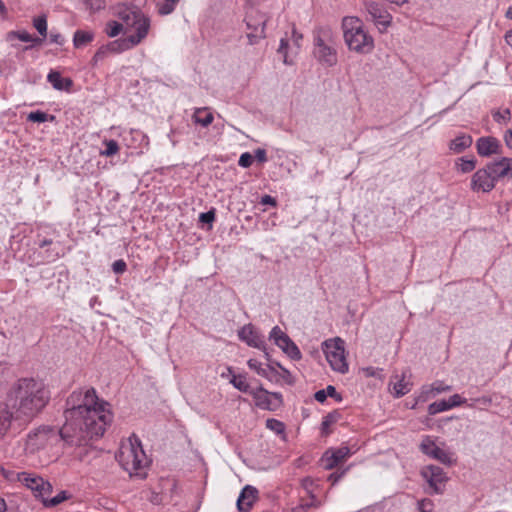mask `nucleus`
I'll return each instance as SVG.
<instances>
[{"label":"nucleus","instance_id":"nucleus-58","mask_svg":"<svg viewBox=\"0 0 512 512\" xmlns=\"http://www.w3.org/2000/svg\"><path fill=\"white\" fill-rule=\"evenodd\" d=\"M255 158L259 161V162H266L267 161V154H266V151L264 149H257L255 151Z\"/></svg>","mask_w":512,"mask_h":512},{"label":"nucleus","instance_id":"nucleus-50","mask_svg":"<svg viewBox=\"0 0 512 512\" xmlns=\"http://www.w3.org/2000/svg\"><path fill=\"white\" fill-rule=\"evenodd\" d=\"M199 220L203 223L211 224L215 220V211L210 210L208 212L201 213Z\"/></svg>","mask_w":512,"mask_h":512},{"label":"nucleus","instance_id":"nucleus-40","mask_svg":"<svg viewBox=\"0 0 512 512\" xmlns=\"http://www.w3.org/2000/svg\"><path fill=\"white\" fill-rule=\"evenodd\" d=\"M476 160L474 158L471 159H460V163L458 164V170L462 173H468L475 169Z\"/></svg>","mask_w":512,"mask_h":512},{"label":"nucleus","instance_id":"nucleus-4","mask_svg":"<svg viewBox=\"0 0 512 512\" xmlns=\"http://www.w3.org/2000/svg\"><path fill=\"white\" fill-rule=\"evenodd\" d=\"M116 459L123 469L131 475L138 474L148 463L141 442L135 436L121 442Z\"/></svg>","mask_w":512,"mask_h":512},{"label":"nucleus","instance_id":"nucleus-29","mask_svg":"<svg viewBox=\"0 0 512 512\" xmlns=\"http://www.w3.org/2000/svg\"><path fill=\"white\" fill-rule=\"evenodd\" d=\"M230 383L236 388L237 390L243 392V393H249L251 395V389L249 383L247 382L246 376L239 374V375H233Z\"/></svg>","mask_w":512,"mask_h":512},{"label":"nucleus","instance_id":"nucleus-56","mask_svg":"<svg viewBox=\"0 0 512 512\" xmlns=\"http://www.w3.org/2000/svg\"><path fill=\"white\" fill-rule=\"evenodd\" d=\"M311 497V501L310 502H306V503H302L301 505H304L305 506V511H307V509L311 508V507H319L320 506V502L318 501V499L316 498L315 495H310Z\"/></svg>","mask_w":512,"mask_h":512},{"label":"nucleus","instance_id":"nucleus-52","mask_svg":"<svg viewBox=\"0 0 512 512\" xmlns=\"http://www.w3.org/2000/svg\"><path fill=\"white\" fill-rule=\"evenodd\" d=\"M313 485L314 481L312 478L307 477L302 480V487L307 491L309 495H314L312 489Z\"/></svg>","mask_w":512,"mask_h":512},{"label":"nucleus","instance_id":"nucleus-6","mask_svg":"<svg viewBox=\"0 0 512 512\" xmlns=\"http://www.w3.org/2000/svg\"><path fill=\"white\" fill-rule=\"evenodd\" d=\"M333 33L328 27H320L314 33V54L322 63L333 66L337 62L336 50L333 47Z\"/></svg>","mask_w":512,"mask_h":512},{"label":"nucleus","instance_id":"nucleus-3","mask_svg":"<svg viewBox=\"0 0 512 512\" xmlns=\"http://www.w3.org/2000/svg\"><path fill=\"white\" fill-rule=\"evenodd\" d=\"M345 42L350 50L368 54L374 48V40L362 27L357 17H344L342 21Z\"/></svg>","mask_w":512,"mask_h":512},{"label":"nucleus","instance_id":"nucleus-39","mask_svg":"<svg viewBox=\"0 0 512 512\" xmlns=\"http://www.w3.org/2000/svg\"><path fill=\"white\" fill-rule=\"evenodd\" d=\"M493 119L497 123H508L511 119V111L509 108H506L502 111L497 110L492 112Z\"/></svg>","mask_w":512,"mask_h":512},{"label":"nucleus","instance_id":"nucleus-35","mask_svg":"<svg viewBox=\"0 0 512 512\" xmlns=\"http://www.w3.org/2000/svg\"><path fill=\"white\" fill-rule=\"evenodd\" d=\"M123 30V24L117 21H109L105 28L106 34L111 38L118 36Z\"/></svg>","mask_w":512,"mask_h":512},{"label":"nucleus","instance_id":"nucleus-63","mask_svg":"<svg viewBox=\"0 0 512 512\" xmlns=\"http://www.w3.org/2000/svg\"><path fill=\"white\" fill-rule=\"evenodd\" d=\"M52 243V240L51 239H44L40 242L39 246L40 247H45V246H48Z\"/></svg>","mask_w":512,"mask_h":512},{"label":"nucleus","instance_id":"nucleus-28","mask_svg":"<svg viewBox=\"0 0 512 512\" xmlns=\"http://www.w3.org/2000/svg\"><path fill=\"white\" fill-rule=\"evenodd\" d=\"M94 39V33L92 31L77 30L74 33L73 44L75 48H81Z\"/></svg>","mask_w":512,"mask_h":512},{"label":"nucleus","instance_id":"nucleus-53","mask_svg":"<svg viewBox=\"0 0 512 512\" xmlns=\"http://www.w3.org/2000/svg\"><path fill=\"white\" fill-rule=\"evenodd\" d=\"M348 468L342 470L341 472H334L329 475L328 481H330L333 485L336 484L347 472Z\"/></svg>","mask_w":512,"mask_h":512},{"label":"nucleus","instance_id":"nucleus-9","mask_svg":"<svg viewBox=\"0 0 512 512\" xmlns=\"http://www.w3.org/2000/svg\"><path fill=\"white\" fill-rule=\"evenodd\" d=\"M266 16L256 10H251L246 16V25L249 32L247 33L250 45L257 44L265 37Z\"/></svg>","mask_w":512,"mask_h":512},{"label":"nucleus","instance_id":"nucleus-42","mask_svg":"<svg viewBox=\"0 0 512 512\" xmlns=\"http://www.w3.org/2000/svg\"><path fill=\"white\" fill-rule=\"evenodd\" d=\"M86 5L87 9L91 12H97L105 8L106 1L105 0H82Z\"/></svg>","mask_w":512,"mask_h":512},{"label":"nucleus","instance_id":"nucleus-18","mask_svg":"<svg viewBox=\"0 0 512 512\" xmlns=\"http://www.w3.org/2000/svg\"><path fill=\"white\" fill-rule=\"evenodd\" d=\"M494 181L502 178H512V158L503 157L499 161L486 165Z\"/></svg>","mask_w":512,"mask_h":512},{"label":"nucleus","instance_id":"nucleus-1","mask_svg":"<svg viewBox=\"0 0 512 512\" xmlns=\"http://www.w3.org/2000/svg\"><path fill=\"white\" fill-rule=\"evenodd\" d=\"M65 423L59 431L44 427L30 433L25 449L34 453L63 440L68 446L81 447L89 441L101 437L112 422L110 405L100 400L94 388H81L73 391L66 401Z\"/></svg>","mask_w":512,"mask_h":512},{"label":"nucleus","instance_id":"nucleus-24","mask_svg":"<svg viewBox=\"0 0 512 512\" xmlns=\"http://www.w3.org/2000/svg\"><path fill=\"white\" fill-rule=\"evenodd\" d=\"M47 80L54 89L60 91H70L73 85V81L70 78L61 77L57 71H51L47 76Z\"/></svg>","mask_w":512,"mask_h":512},{"label":"nucleus","instance_id":"nucleus-16","mask_svg":"<svg viewBox=\"0 0 512 512\" xmlns=\"http://www.w3.org/2000/svg\"><path fill=\"white\" fill-rule=\"evenodd\" d=\"M351 455L350 448L342 446L336 449H328L321 457V462L325 470H332L338 464L344 462Z\"/></svg>","mask_w":512,"mask_h":512},{"label":"nucleus","instance_id":"nucleus-7","mask_svg":"<svg viewBox=\"0 0 512 512\" xmlns=\"http://www.w3.org/2000/svg\"><path fill=\"white\" fill-rule=\"evenodd\" d=\"M2 474L6 479L11 481L17 479L20 483L31 489L35 497H39L41 500L46 499V496L52 493V485L37 475L25 472L15 473L4 469L2 470Z\"/></svg>","mask_w":512,"mask_h":512},{"label":"nucleus","instance_id":"nucleus-49","mask_svg":"<svg viewBox=\"0 0 512 512\" xmlns=\"http://www.w3.org/2000/svg\"><path fill=\"white\" fill-rule=\"evenodd\" d=\"M472 401H473V403L469 404V407H471V408L475 407L476 403L481 404V405H483L485 407L490 406L491 403H492V399L489 396H482V397H479V398H475Z\"/></svg>","mask_w":512,"mask_h":512},{"label":"nucleus","instance_id":"nucleus-25","mask_svg":"<svg viewBox=\"0 0 512 512\" xmlns=\"http://www.w3.org/2000/svg\"><path fill=\"white\" fill-rule=\"evenodd\" d=\"M192 120L197 125L208 127L212 124L214 116L208 107L195 108Z\"/></svg>","mask_w":512,"mask_h":512},{"label":"nucleus","instance_id":"nucleus-5","mask_svg":"<svg viewBox=\"0 0 512 512\" xmlns=\"http://www.w3.org/2000/svg\"><path fill=\"white\" fill-rule=\"evenodd\" d=\"M115 15L121 20L125 32L135 30V34L141 35V42L147 37L150 29V19L135 5L121 3L115 6Z\"/></svg>","mask_w":512,"mask_h":512},{"label":"nucleus","instance_id":"nucleus-30","mask_svg":"<svg viewBox=\"0 0 512 512\" xmlns=\"http://www.w3.org/2000/svg\"><path fill=\"white\" fill-rule=\"evenodd\" d=\"M180 0H159L156 4L157 12L160 15L171 14Z\"/></svg>","mask_w":512,"mask_h":512},{"label":"nucleus","instance_id":"nucleus-26","mask_svg":"<svg viewBox=\"0 0 512 512\" xmlns=\"http://www.w3.org/2000/svg\"><path fill=\"white\" fill-rule=\"evenodd\" d=\"M13 413L5 403H0V439L3 438L11 427Z\"/></svg>","mask_w":512,"mask_h":512},{"label":"nucleus","instance_id":"nucleus-27","mask_svg":"<svg viewBox=\"0 0 512 512\" xmlns=\"http://www.w3.org/2000/svg\"><path fill=\"white\" fill-rule=\"evenodd\" d=\"M473 143V139L468 134H461L457 136L455 139L450 141L449 149L455 153H462L464 150L469 148Z\"/></svg>","mask_w":512,"mask_h":512},{"label":"nucleus","instance_id":"nucleus-61","mask_svg":"<svg viewBox=\"0 0 512 512\" xmlns=\"http://www.w3.org/2000/svg\"><path fill=\"white\" fill-rule=\"evenodd\" d=\"M293 38H294L295 44L297 46H299V41L302 39V35L298 34L295 29L293 30Z\"/></svg>","mask_w":512,"mask_h":512},{"label":"nucleus","instance_id":"nucleus-64","mask_svg":"<svg viewBox=\"0 0 512 512\" xmlns=\"http://www.w3.org/2000/svg\"><path fill=\"white\" fill-rule=\"evenodd\" d=\"M293 512H306L305 511V506L300 504V505H298L297 507H295L293 509Z\"/></svg>","mask_w":512,"mask_h":512},{"label":"nucleus","instance_id":"nucleus-62","mask_svg":"<svg viewBox=\"0 0 512 512\" xmlns=\"http://www.w3.org/2000/svg\"><path fill=\"white\" fill-rule=\"evenodd\" d=\"M505 40L508 45L512 46V30L506 32Z\"/></svg>","mask_w":512,"mask_h":512},{"label":"nucleus","instance_id":"nucleus-55","mask_svg":"<svg viewBox=\"0 0 512 512\" xmlns=\"http://www.w3.org/2000/svg\"><path fill=\"white\" fill-rule=\"evenodd\" d=\"M326 394L327 396L333 397L338 401L342 399L341 396L337 393L336 388L332 385H328L326 387Z\"/></svg>","mask_w":512,"mask_h":512},{"label":"nucleus","instance_id":"nucleus-20","mask_svg":"<svg viewBox=\"0 0 512 512\" xmlns=\"http://www.w3.org/2000/svg\"><path fill=\"white\" fill-rule=\"evenodd\" d=\"M258 490L250 485H246L237 500V508L240 512H248L256 501Z\"/></svg>","mask_w":512,"mask_h":512},{"label":"nucleus","instance_id":"nucleus-44","mask_svg":"<svg viewBox=\"0 0 512 512\" xmlns=\"http://www.w3.org/2000/svg\"><path fill=\"white\" fill-rule=\"evenodd\" d=\"M447 403H448L449 409H452L454 407H457V406H460V405L466 403V399L462 398L459 394H454L447 400Z\"/></svg>","mask_w":512,"mask_h":512},{"label":"nucleus","instance_id":"nucleus-60","mask_svg":"<svg viewBox=\"0 0 512 512\" xmlns=\"http://www.w3.org/2000/svg\"><path fill=\"white\" fill-rule=\"evenodd\" d=\"M314 397L318 402L323 403L327 398L326 389L318 390Z\"/></svg>","mask_w":512,"mask_h":512},{"label":"nucleus","instance_id":"nucleus-21","mask_svg":"<svg viewBox=\"0 0 512 512\" xmlns=\"http://www.w3.org/2000/svg\"><path fill=\"white\" fill-rule=\"evenodd\" d=\"M141 43V35L139 36H127L123 39H118L110 42L107 45V50L112 53H121L129 50Z\"/></svg>","mask_w":512,"mask_h":512},{"label":"nucleus","instance_id":"nucleus-15","mask_svg":"<svg viewBox=\"0 0 512 512\" xmlns=\"http://www.w3.org/2000/svg\"><path fill=\"white\" fill-rule=\"evenodd\" d=\"M364 6L365 10L371 17V20L379 28L382 27L383 29H386L391 25L392 16L381 4L370 0L365 1Z\"/></svg>","mask_w":512,"mask_h":512},{"label":"nucleus","instance_id":"nucleus-41","mask_svg":"<svg viewBox=\"0 0 512 512\" xmlns=\"http://www.w3.org/2000/svg\"><path fill=\"white\" fill-rule=\"evenodd\" d=\"M106 149L101 151L100 154L102 156L110 157L118 153L119 145L115 140H107L105 141Z\"/></svg>","mask_w":512,"mask_h":512},{"label":"nucleus","instance_id":"nucleus-57","mask_svg":"<svg viewBox=\"0 0 512 512\" xmlns=\"http://www.w3.org/2000/svg\"><path fill=\"white\" fill-rule=\"evenodd\" d=\"M503 139L506 146L512 149V128L505 131Z\"/></svg>","mask_w":512,"mask_h":512},{"label":"nucleus","instance_id":"nucleus-19","mask_svg":"<svg viewBox=\"0 0 512 512\" xmlns=\"http://www.w3.org/2000/svg\"><path fill=\"white\" fill-rule=\"evenodd\" d=\"M500 148V141L492 136L480 137L476 142L477 153L483 157L500 153Z\"/></svg>","mask_w":512,"mask_h":512},{"label":"nucleus","instance_id":"nucleus-23","mask_svg":"<svg viewBox=\"0 0 512 512\" xmlns=\"http://www.w3.org/2000/svg\"><path fill=\"white\" fill-rule=\"evenodd\" d=\"M406 371L401 376L395 375L391 378L390 385L393 386V392L396 397H401L411 390V383L406 381Z\"/></svg>","mask_w":512,"mask_h":512},{"label":"nucleus","instance_id":"nucleus-38","mask_svg":"<svg viewBox=\"0 0 512 512\" xmlns=\"http://www.w3.org/2000/svg\"><path fill=\"white\" fill-rule=\"evenodd\" d=\"M447 410H449V406L446 400L433 402L428 406V413L430 415H435L437 413L444 412Z\"/></svg>","mask_w":512,"mask_h":512},{"label":"nucleus","instance_id":"nucleus-45","mask_svg":"<svg viewBox=\"0 0 512 512\" xmlns=\"http://www.w3.org/2000/svg\"><path fill=\"white\" fill-rule=\"evenodd\" d=\"M266 426L277 433H282L284 431V424L275 419H268Z\"/></svg>","mask_w":512,"mask_h":512},{"label":"nucleus","instance_id":"nucleus-47","mask_svg":"<svg viewBox=\"0 0 512 512\" xmlns=\"http://www.w3.org/2000/svg\"><path fill=\"white\" fill-rule=\"evenodd\" d=\"M252 162H253L252 155L248 152H245L240 156L238 164H239V166H241L243 168H248L251 166Z\"/></svg>","mask_w":512,"mask_h":512},{"label":"nucleus","instance_id":"nucleus-31","mask_svg":"<svg viewBox=\"0 0 512 512\" xmlns=\"http://www.w3.org/2000/svg\"><path fill=\"white\" fill-rule=\"evenodd\" d=\"M54 119H55V116L49 115L46 112L40 111V110L32 111L27 116V120L28 121H30V122H37V123H42V122H46V121H53Z\"/></svg>","mask_w":512,"mask_h":512},{"label":"nucleus","instance_id":"nucleus-36","mask_svg":"<svg viewBox=\"0 0 512 512\" xmlns=\"http://www.w3.org/2000/svg\"><path fill=\"white\" fill-rule=\"evenodd\" d=\"M33 26L43 37L47 36V19L45 15L33 19Z\"/></svg>","mask_w":512,"mask_h":512},{"label":"nucleus","instance_id":"nucleus-2","mask_svg":"<svg viewBox=\"0 0 512 512\" xmlns=\"http://www.w3.org/2000/svg\"><path fill=\"white\" fill-rule=\"evenodd\" d=\"M51 392L41 379L23 377L16 380L7 394V402L13 418L31 421L48 405Z\"/></svg>","mask_w":512,"mask_h":512},{"label":"nucleus","instance_id":"nucleus-32","mask_svg":"<svg viewBox=\"0 0 512 512\" xmlns=\"http://www.w3.org/2000/svg\"><path fill=\"white\" fill-rule=\"evenodd\" d=\"M67 498H68L67 492L61 491L54 497H50V495H47L46 499H42V502L46 507H54V506H57L58 504L62 503Z\"/></svg>","mask_w":512,"mask_h":512},{"label":"nucleus","instance_id":"nucleus-46","mask_svg":"<svg viewBox=\"0 0 512 512\" xmlns=\"http://www.w3.org/2000/svg\"><path fill=\"white\" fill-rule=\"evenodd\" d=\"M418 509L420 512H432L433 502L430 499H422L418 502Z\"/></svg>","mask_w":512,"mask_h":512},{"label":"nucleus","instance_id":"nucleus-17","mask_svg":"<svg viewBox=\"0 0 512 512\" xmlns=\"http://www.w3.org/2000/svg\"><path fill=\"white\" fill-rule=\"evenodd\" d=\"M495 187V181L487 167L477 170L471 180V189L479 192H489Z\"/></svg>","mask_w":512,"mask_h":512},{"label":"nucleus","instance_id":"nucleus-54","mask_svg":"<svg viewBox=\"0 0 512 512\" xmlns=\"http://www.w3.org/2000/svg\"><path fill=\"white\" fill-rule=\"evenodd\" d=\"M49 39H50L51 43H54L57 45H63V43H64V37L58 32H51Z\"/></svg>","mask_w":512,"mask_h":512},{"label":"nucleus","instance_id":"nucleus-12","mask_svg":"<svg viewBox=\"0 0 512 512\" xmlns=\"http://www.w3.org/2000/svg\"><path fill=\"white\" fill-rule=\"evenodd\" d=\"M420 449L425 455L438 460L442 464L451 466L456 462L453 454L438 447L430 436H425L422 439Z\"/></svg>","mask_w":512,"mask_h":512},{"label":"nucleus","instance_id":"nucleus-37","mask_svg":"<svg viewBox=\"0 0 512 512\" xmlns=\"http://www.w3.org/2000/svg\"><path fill=\"white\" fill-rule=\"evenodd\" d=\"M180 494L181 490L178 487V484L175 481H172L169 492V503L173 504L174 506H178L180 504Z\"/></svg>","mask_w":512,"mask_h":512},{"label":"nucleus","instance_id":"nucleus-48","mask_svg":"<svg viewBox=\"0 0 512 512\" xmlns=\"http://www.w3.org/2000/svg\"><path fill=\"white\" fill-rule=\"evenodd\" d=\"M126 269H127L126 262L122 259L116 260L112 264V270L116 274H122L126 271Z\"/></svg>","mask_w":512,"mask_h":512},{"label":"nucleus","instance_id":"nucleus-34","mask_svg":"<svg viewBox=\"0 0 512 512\" xmlns=\"http://www.w3.org/2000/svg\"><path fill=\"white\" fill-rule=\"evenodd\" d=\"M9 37L17 38L23 42H33L35 44L42 43V39L33 37L27 31H12L9 33Z\"/></svg>","mask_w":512,"mask_h":512},{"label":"nucleus","instance_id":"nucleus-11","mask_svg":"<svg viewBox=\"0 0 512 512\" xmlns=\"http://www.w3.org/2000/svg\"><path fill=\"white\" fill-rule=\"evenodd\" d=\"M255 405L263 410H275L282 404V395L277 392H269L263 387L251 391Z\"/></svg>","mask_w":512,"mask_h":512},{"label":"nucleus","instance_id":"nucleus-51","mask_svg":"<svg viewBox=\"0 0 512 512\" xmlns=\"http://www.w3.org/2000/svg\"><path fill=\"white\" fill-rule=\"evenodd\" d=\"M287 46H288V41L286 39L282 38L280 41V46L278 48V53L283 54V61L285 64L289 63L288 59H287V54H286Z\"/></svg>","mask_w":512,"mask_h":512},{"label":"nucleus","instance_id":"nucleus-14","mask_svg":"<svg viewBox=\"0 0 512 512\" xmlns=\"http://www.w3.org/2000/svg\"><path fill=\"white\" fill-rule=\"evenodd\" d=\"M238 336L240 340L244 341L248 346L262 350L266 359L270 361V354L266 350L264 337L254 328L252 324L243 326L239 330Z\"/></svg>","mask_w":512,"mask_h":512},{"label":"nucleus","instance_id":"nucleus-59","mask_svg":"<svg viewBox=\"0 0 512 512\" xmlns=\"http://www.w3.org/2000/svg\"><path fill=\"white\" fill-rule=\"evenodd\" d=\"M261 204H263V205L276 206V200H275V198H273V197H272V196H270V195H264V196L261 198Z\"/></svg>","mask_w":512,"mask_h":512},{"label":"nucleus","instance_id":"nucleus-8","mask_svg":"<svg viewBox=\"0 0 512 512\" xmlns=\"http://www.w3.org/2000/svg\"><path fill=\"white\" fill-rule=\"evenodd\" d=\"M324 353L331 368L339 373L348 371V364L345 357L344 341L337 337L324 342Z\"/></svg>","mask_w":512,"mask_h":512},{"label":"nucleus","instance_id":"nucleus-33","mask_svg":"<svg viewBox=\"0 0 512 512\" xmlns=\"http://www.w3.org/2000/svg\"><path fill=\"white\" fill-rule=\"evenodd\" d=\"M340 415L338 412H332V413H329L327 414L324 418H323V421L321 423V430H322V433L323 434H329L330 431H329V427L336 423L339 419Z\"/></svg>","mask_w":512,"mask_h":512},{"label":"nucleus","instance_id":"nucleus-10","mask_svg":"<svg viewBox=\"0 0 512 512\" xmlns=\"http://www.w3.org/2000/svg\"><path fill=\"white\" fill-rule=\"evenodd\" d=\"M269 337L291 359H293V360L301 359L302 355H301L299 348L290 339V337L280 329V327H278V326L273 327L270 332Z\"/></svg>","mask_w":512,"mask_h":512},{"label":"nucleus","instance_id":"nucleus-13","mask_svg":"<svg viewBox=\"0 0 512 512\" xmlns=\"http://www.w3.org/2000/svg\"><path fill=\"white\" fill-rule=\"evenodd\" d=\"M421 475L428 482L429 486L433 490V493H443V486L447 482L448 477L441 467L436 465L425 466L421 470Z\"/></svg>","mask_w":512,"mask_h":512},{"label":"nucleus","instance_id":"nucleus-43","mask_svg":"<svg viewBox=\"0 0 512 512\" xmlns=\"http://www.w3.org/2000/svg\"><path fill=\"white\" fill-rule=\"evenodd\" d=\"M248 367L252 370H254L259 376L267 377V370L264 369L261 365V363L256 359H249Z\"/></svg>","mask_w":512,"mask_h":512},{"label":"nucleus","instance_id":"nucleus-22","mask_svg":"<svg viewBox=\"0 0 512 512\" xmlns=\"http://www.w3.org/2000/svg\"><path fill=\"white\" fill-rule=\"evenodd\" d=\"M452 387L450 385H446L442 381H435L429 386H423L420 394L417 396V401L425 402L429 399V397L433 394H439L442 392L450 391Z\"/></svg>","mask_w":512,"mask_h":512}]
</instances>
